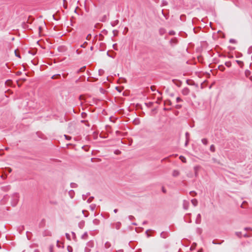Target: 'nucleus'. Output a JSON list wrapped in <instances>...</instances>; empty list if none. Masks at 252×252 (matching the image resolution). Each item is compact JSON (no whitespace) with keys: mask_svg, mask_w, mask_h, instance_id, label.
Segmentation results:
<instances>
[{"mask_svg":"<svg viewBox=\"0 0 252 252\" xmlns=\"http://www.w3.org/2000/svg\"><path fill=\"white\" fill-rule=\"evenodd\" d=\"M180 175V172L178 170H174L172 172V175L174 177H177Z\"/></svg>","mask_w":252,"mask_h":252,"instance_id":"1","label":"nucleus"},{"mask_svg":"<svg viewBox=\"0 0 252 252\" xmlns=\"http://www.w3.org/2000/svg\"><path fill=\"white\" fill-rule=\"evenodd\" d=\"M179 158L182 160V162H183L184 163H186L187 162V160H186V159L185 158V157H184V156H180V157H179Z\"/></svg>","mask_w":252,"mask_h":252,"instance_id":"2","label":"nucleus"},{"mask_svg":"<svg viewBox=\"0 0 252 252\" xmlns=\"http://www.w3.org/2000/svg\"><path fill=\"white\" fill-rule=\"evenodd\" d=\"M60 77V74H56V75H54L53 76H52V77L51 78L53 79H58Z\"/></svg>","mask_w":252,"mask_h":252,"instance_id":"3","label":"nucleus"},{"mask_svg":"<svg viewBox=\"0 0 252 252\" xmlns=\"http://www.w3.org/2000/svg\"><path fill=\"white\" fill-rule=\"evenodd\" d=\"M199 168L200 167L199 166H196L194 167L195 175H197V171L199 169Z\"/></svg>","mask_w":252,"mask_h":252,"instance_id":"4","label":"nucleus"},{"mask_svg":"<svg viewBox=\"0 0 252 252\" xmlns=\"http://www.w3.org/2000/svg\"><path fill=\"white\" fill-rule=\"evenodd\" d=\"M191 202L194 206H196L197 204V200L195 199H192Z\"/></svg>","mask_w":252,"mask_h":252,"instance_id":"5","label":"nucleus"},{"mask_svg":"<svg viewBox=\"0 0 252 252\" xmlns=\"http://www.w3.org/2000/svg\"><path fill=\"white\" fill-rule=\"evenodd\" d=\"M5 84L7 86H10L12 84V81L8 80L5 82Z\"/></svg>","mask_w":252,"mask_h":252,"instance_id":"6","label":"nucleus"},{"mask_svg":"<svg viewBox=\"0 0 252 252\" xmlns=\"http://www.w3.org/2000/svg\"><path fill=\"white\" fill-rule=\"evenodd\" d=\"M210 150H211L212 152H215V148L214 145H212L210 146Z\"/></svg>","mask_w":252,"mask_h":252,"instance_id":"7","label":"nucleus"},{"mask_svg":"<svg viewBox=\"0 0 252 252\" xmlns=\"http://www.w3.org/2000/svg\"><path fill=\"white\" fill-rule=\"evenodd\" d=\"M219 69H220V70H221V71H224V69H225L223 65H220V66H219Z\"/></svg>","mask_w":252,"mask_h":252,"instance_id":"8","label":"nucleus"},{"mask_svg":"<svg viewBox=\"0 0 252 252\" xmlns=\"http://www.w3.org/2000/svg\"><path fill=\"white\" fill-rule=\"evenodd\" d=\"M202 142L204 144V145H206L207 144V143H208V141L206 139H203L202 140Z\"/></svg>","mask_w":252,"mask_h":252,"instance_id":"9","label":"nucleus"},{"mask_svg":"<svg viewBox=\"0 0 252 252\" xmlns=\"http://www.w3.org/2000/svg\"><path fill=\"white\" fill-rule=\"evenodd\" d=\"M45 25V23L43 22L42 24V25H40L39 27V30L40 32H41L42 29L43 28V26Z\"/></svg>","mask_w":252,"mask_h":252,"instance_id":"10","label":"nucleus"},{"mask_svg":"<svg viewBox=\"0 0 252 252\" xmlns=\"http://www.w3.org/2000/svg\"><path fill=\"white\" fill-rule=\"evenodd\" d=\"M225 64L227 67H230L231 65V63L230 62H226Z\"/></svg>","mask_w":252,"mask_h":252,"instance_id":"11","label":"nucleus"},{"mask_svg":"<svg viewBox=\"0 0 252 252\" xmlns=\"http://www.w3.org/2000/svg\"><path fill=\"white\" fill-rule=\"evenodd\" d=\"M67 250L69 252H72V248L70 246L67 247Z\"/></svg>","mask_w":252,"mask_h":252,"instance_id":"12","label":"nucleus"},{"mask_svg":"<svg viewBox=\"0 0 252 252\" xmlns=\"http://www.w3.org/2000/svg\"><path fill=\"white\" fill-rule=\"evenodd\" d=\"M64 137L65 138L67 139V140H70L71 139V137L69 136H68V135H64Z\"/></svg>","mask_w":252,"mask_h":252,"instance_id":"13","label":"nucleus"},{"mask_svg":"<svg viewBox=\"0 0 252 252\" xmlns=\"http://www.w3.org/2000/svg\"><path fill=\"white\" fill-rule=\"evenodd\" d=\"M181 101H182V100H181V99L180 97H177V98H176L177 102H180Z\"/></svg>","mask_w":252,"mask_h":252,"instance_id":"14","label":"nucleus"},{"mask_svg":"<svg viewBox=\"0 0 252 252\" xmlns=\"http://www.w3.org/2000/svg\"><path fill=\"white\" fill-rule=\"evenodd\" d=\"M116 89L119 92H121L122 91V89L121 88H120L119 87H116Z\"/></svg>","mask_w":252,"mask_h":252,"instance_id":"15","label":"nucleus"},{"mask_svg":"<svg viewBox=\"0 0 252 252\" xmlns=\"http://www.w3.org/2000/svg\"><path fill=\"white\" fill-rule=\"evenodd\" d=\"M91 34H88L87 36V39L89 40L90 38H91Z\"/></svg>","mask_w":252,"mask_h":252,"instance_id":"16","label":"nucleus"},{"mask_svg":"<svg viewBox=\"0 0 252 252\" xmlns=\"http://www.w3.org/2000/svg\"><path fill=\"white\" fill-rule=\"evenodd\" d=\"M15 55L17 57H18L19 58H20V55L19 54H17V51H15Z\"/></svg>","mask_w":252,"mask_h":252,"instance_id":"17","label":"nucleus"},{"mask_svg":"<svg viewBox=\"0 0 252 252\" xmlns=\"http://www.w3.org/2000/svg\"><path fill=\"white\" fill-rule=\"evenodd\" d=\"M181 107V105H177L176 106V108H180Z\"/></svg>","mask_w":252,"mask_h":252,"instance_id":"18","label":"nucleus"},{"mask_svg":"<svg viewBox=\"0 0 252 252\" xmlns=\"http://www.w3.org/2000/svg\"><path fill=\"white\" fill-rule=\"evenodd\" d=\"M17 84L19 87H20L21 86V84H19V81H17Z\"/></svg>","mask_w":252,"mask_h":252,"instance_id":"19","label":"nucleus"},{"mask_svg":"<svg viewBox=\"0 0 252 252\" xmlns=\"http://www.w3.org/2000/svg\"><path fill=\"white\" fill-rule=\"evenodd\" d=\"M155 88V86H152L151 87V89L154 91V88Z\"/></svg>","mask_w":252,"mask_h":252,"instance_id":"20","label":"nucleus"},{"mask_svg":"<svg viewBox=\"0 0 252 252\" xmlns=\"http://www.w3.org/2000/svg\"><path fill=\"white\" fill-rule=\"evenodd\" d=\"M114 211V212L115 213H117V209H115Z\"/></svg>","mask_w":252,"mask_h":252,"instance_id":"21","label":"nucleus"},{"mask_svg":"<svg viewBox=\"0 0 252 252\" xmlns=\"http://www.w3.org/2000/svg\"><path fill=\"white\" fill-rule=\"evenodd\" d=\"M120 153V151H118V152L116 153V154H119Z\"/></svg>","mask_w":252,"mask_h":252,"instance_id":"22","label":"nucleus"},{"mask_svg":"<svg viewBox=\"0 0 252 252\" xmlns=\"http://www.w3.org/2000/svg\"><path fill=\"white\" fill-rule=\"evenodd\" d=\"M23 81H26V79H22Z\"/></svg>","mask_w":252,"mask_h":252,"instance_id":"23","label":"nucleus"},{"mask_svg":"<svg viewBox=\"0 0 252 252\" xmlns=\"http://www.w3.org/2000/svg\"><path fill=\"white\" fill-rule=\"evenodd\" d=\"M30 17H28V21L29 22V19H30Z\"/></svg>","mask_w":252,"mask_h":252,"instance_id":"24","label":"nucleus"},{"mask_svg":"<svg viewBox=\"0 0 252 252\" xmlns=\"http://www.w3.org/2000/svg\"><path fill=\"white\" fill-rule=\"evenodd\" d=\"M11 169L10 168L9 170V171L11 172Z\"/></svg>","mask_w":252,"mask_h":252,"instance_id":"25","label":"nucleus"},{"mask_svg":"<svg viewBox=\"0 0 252 252\" xmlns=\"http://www.w3.org/2000/svg\"><path fill=\"white\" fill-rule=\"evenodd\" d=\"M181 16H185V15L183 14V15H181Z\"/></svg>","mask_w":252,"mask_h":252,"instance_id":"26","label":"nucleus"},{"mask_svg":"<svg viewBox=\"0 0 252 252\" xmlns=\"http://www.w3.org/2000/svg\"><path fill=\"white\" fill-rule=\"evenodd\" d=\"M76 10H76V9L75 10V11H75V12H76Z\"/></svg>","mask_w":252,"mask_h":252,"instance_id":"27","label":"nucleus"}]
</instances>
